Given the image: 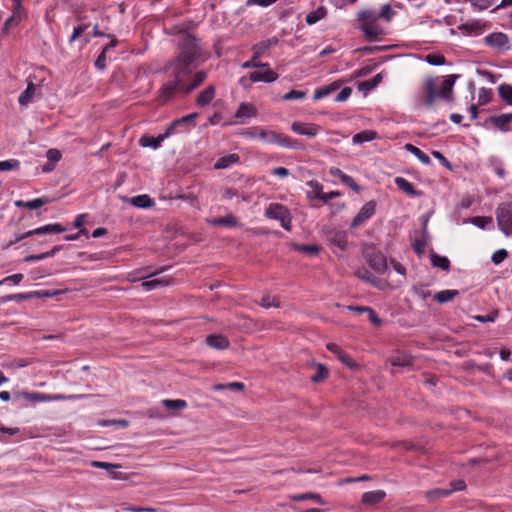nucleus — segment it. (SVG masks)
Wrapping results in <instances>:
<instances>
[{
	"mask_svg": "<svg viewBox=\"0 0 512 512\" xmlns=\"http://www.w3.org/2000/svg\"><path fill=\"white\" fill-rule=\"evenodd\" d=\"M171 134H172L171 131L169 130V128H167L165 133L160 134L156 138L148 137V136L141 137L139 140V143L143 147H150V148L156 149V148L160 147V145L164 141V139H166Z\"/></svg>",
	"mask_w": 512,
	"mask_h": 512,
	"instance_id": "15",
	"label": "nucleus"
},
{
	"mask_svg": "<svg viewBox=\"0 0 512 512\" xmlns=\"http://www.w3.org/2000/svg\"><path fill=\"white\" fill-rule=\"evenodd\" d=\"M339 85L337 83H332L330 85H327V86H323L319 89H317L315 92H314V96L313 98L315 100H320L326 96H328L331 92H333L334 90L338 89Z\"/></svg>",
	"mask_w": 512,
	"mask_h": 512,
	"instance_id": "37",
	"label": "nucleus"
},
{
	"mask_svg": "<svg viewBox=\"0 0 512 512\" xmlns=\"http://www.w3.org/2000/svg\"><path fill=\"white\" fill-rule=\"evenodd\" d=\"M472 6L479 10H485L493 4V0H468Z\"/></svg>",
	"mask_w": 512,
	"mask_h": 512,
	"instance_id": "56",
	"label": "nucleus"
},
{
	"mask_svg": "<svg viewBox=\"0 0 512 512\" xmlns=\"http://www.w3.org/2000/svg\"><path fill=\"white\" fill-rule=\"evenodd\" d=\"M330 241L334 246L338 247L341 251H344L348 245L346 235L343 232H336L332 236Z\"/></svg>",
	"mask_w": 512,
	"mask_h": 512,
	"instance_id": "36",
	"label": "nucleus"
},
{
	"mask_svg": "<svg viewBox=\"0 0 512 512\" xmlns=\"http://www.w3.org/2000/svg\"><path fill=\"white\" fill-rule=\"evenodd\" d=\"M215 97V88L212 85L207 86L203 91H201L196 99V104L198 106H206L208 105Z\"/></svg>",
	"mask_w": 512,
	"mask_h": 512,
	"instance_id": "18",
	"label": "nucleus"
},
{
	"mask_svg": "<svg viewBox=\"0 0 512 512\" xmlns=\"http://www.w3.org/2000/svg\"><path fill=\"white\" fill-rule=\"evenodd\" d=\"M360 22V28L366 38L376 40L384 34V30L379 25L378 12L372 9L362 10L357 15Z\"/></svg>",
	"mask_w": 512,
	"mask_h": 512,
	"instance_id": "4",
	"label": "nucleus"
},
{
	"mask_svg": "<svg viewBox=\"0 0 512 512\" xmlns=\"http://www.w3.org/2000/svg\"><path fill=\"white\" fill-rule=\"evenodd\" d=\"M260 305L264 308H270L278 307L279 303L276 301L274 297H271L270 295H264L260 300Z\"/></svg>",
	"mask_w": 512,
	"mask_h": 512,
	"instance_id": "53",
	"label": "nucleus"
},
{
	"mask_svg": "<svg viewBox=\"0 0 512 512\" xmlns=\"http://www.w3.org/2000/svg\"><path fill=\"white\" fill-rule=\"evenodd\" d=\"M508 256V252L505 249H499L495 251L492 255V261L495 264H500L502 261H504Z\"/></svg>",
	"mask_w": 512,
	"mask_h": 512,
	"instance_id": "54",
	"label": "nucleus"
},
{
	"mask_svg": "<svg viewBox=\"0 0 512 512\" xmlns=\"http://www.w3.org/2000/svg\"><path fill=\"white\" fill-rule=\"evenodd\" d=\"M395 184L397 187L403 191L404 193L410 195V196H419L421 193L419 191H416L413 188V185L405 178L403 177H396L395 178Z\"/></svg>",
	"mask_w": 512,
	"mask_h": 512,
	"instance_id": "22",
	"label": "nucleus"
},
{
	"mask_svg": "<svg viewBox=\"0 0 512 512\" xmlns=\"http://www.w3.org/2000/svg\"><path fill=\"white\" fill-rule=\"evenodd\" d=\"M413 290L416 296L422 300H426L431 296V291L426 285H417Z\"/></svg>",
	"mask_w": 512,
	"mask_h": 512,
	"instance_id": "49",
	"label": "nucleus"
},
{
	"mask_svg": "<svg viewBox=\"0 0 512 512\" xmlns=\"http://www.w3.org/2000/svg\"><path fill=\"white\" fill-rule=\"evenodd\" d=\"M277 43V40L276 39H270L268 41H263V42H260L258 44H256L254 47H253V50H254V58H260V56L266 51L268 50L272 45L276 44Z\"/></svg>",
	"mask_w": 512,
	"mask_h": 512,
	"instance_id": "35",
	"label": "nucleus"
},
{
	"mask_svg": "<svg viewBox=\"0 0 512 512\" xmlns=\"http://www.w3.org/2000/svg\"><path fill=\"white\" fill-rule=\"evenodd\" d=\"M258 58L252 57L251 60L246 61L242 64L243 68H260V67H267V63H260L257 61Z\"/></svg>",
	"mask_w": 512,
	"mask_h": 512,
	"instance_id": "59",
	"label": "nucleus"
},
{
	"mask_svg": "<svg viewBox=\"0 0 512 512\" xmlns=\"http://www.w3.org/2000/svg\"><path fill=\"white\" fill-rule=\"evenodd\" d=\"M291 130L299 135L312 138L318 135L321 127L315 123L295 121L291 125Z\"/></svg>",
	"mask_w": 512,
	"mask_h": 512,
	"instance_id": "11",
	"label": "nucleus"
},
{
	"mask_svg": "<svg viewBox=\"0 0 512 512\" xmlns=\"http://www.w3.org/2000/svg\"><path fill=\"white\" fill-rule=\"evenodd\" d=\"M243 136L259 139L265 143L277 144L289 149H302L303 146L298 140L292 139L274 130H267L260 126L250 127L241 133Z\"/></svg>",
	"mask_w": 512,
	"mask_h": 512,
	"instance_id": "3",
	"label": "nucleus"
},
{
	"mask_svg": "<svg viewBox=\"0 0 512 512\" xmlns=\"http://www.w3.org/2000/svg\"><path fill=\"white\" fill-rule=\"evenodd\" d=\"M46 203H48L47 198H35L33 200L26 201L25 207L29 209H38Z\"/></svg>",
	"mask_w": 512,
	"mask_h": 512,
	"instance_id": "52",
	"label": "nucleus"
},
{
	"mask_svg": "<svg viewBox=\"0 0 512 512\" xmlns=\"http://www.w3.org/2000/svg\"><path fill=\"white\" fill-rule=\"evenodd\" d=\"M295 501L313 500L319 504H323L322 498L317 493H303L292 497Z\"/></svg>",
	"mask_w": 512,
	"mask_h": 512,
	"instance_id": "45",
	"label": "nucleus"
},
{
	"mask_svg": "<svg viewBox=\"0 0 512 512\" xmlns=\"http://www.w3.org/2000/svg\"><path fill=\"white\" fill-rule=\"evenodd\" d=\"M500 98L509 106H512V86L509 84H501L498 87Z\"/></svg>",
	"mask_w": 512,
	"mask_h": 512,
	"instance_id": "32",
	"label": "nucleus"
},
{
	"mask_svg": "<svg viewBox=\"0 0 512 512\" xmlns=\"http://www.w3.org/2000/svg\"><path fill=\"white\" fill-rule=\"evenodd\" d=\"M365 313L367 314L368 319L372 324L379 326L382 323V320L376 315L372 308L369 307L365 309Z\"/></svg>",
	"mask_w": 512,
	"mask_h": 512,
	"instance_id": "58",
	"label": "nucleus"
},
{
	"mask_svg": "<svg viewBox=\"0 0 512 512\" xmlns=\"http://www.w3.org/2000/svg\"><path fill=\"white\" fill-rule=\"evenodd\" d=\"M271 173L281 178H285L290 175V171L285 167L274 168Z\"/></svg>",
	"mask_w": 512,
	"mask_h": 512,
	"instance_id": "64",
	"label": "nucleus"
},
{
	"mask_svg": "<svg viewBox=\"0 0 512 512\" xmlns=\"http://www.w3.org/2000/svg\"><path fill=\"white\" fill-rule=\"evenodd\" d=\"M395 12L393 11L392 7L389 4H385L382 6L379 15V19L382 18L385 21L389 22L393 18Z\"/></svg>",
	"mask_w": 512,
	"mask_h": 512,
	"instance_id": "50",
	"label": "nucleus"
},
{
	"mask_svg": "<svg viewBox=\"0 0 512 512\" xmlns=\"http://www.w3.org/2000/svg\"><path fill=\"white\" fill-rule=\"evenodd\" d=\"M265 216L269 219L278 220L285 230H291L290 211L282 204L270 203L265 209Z\"/></svg>",
	"mask_w": 512,
	"mask_h": 512,
	"instance_id": "5",
	"label": "nucleus"
},
{
	"mask_svg": "<svg viewBox=\"0 0 512 512\" xmlns=\"http://www.w3.org/2000/svg\"><path fill=\"white\" fill-rule=\"evenodd\" d=\"M64 231H66V228L63 227L59 223L47 224L42 227L30 230L23 234H15L14 240L9 241L5 245V248H8V247L12 246L13 244L20 242L21 240H23L27 237L33 236V235H41V234H48V233H62Z\"/></svg>",
	"mask_w": 512,
	"mask_h": 512,
	"instance_id": "8",
	"label": "nucleus"
},
{
	"mask_svg": "<svg viewBox=\"0 0 512 512\" xmlns=\"http://www.w3.org/2000/svg\"><path fill=\"white\" fill-rule=\"evenodd\" d=\"M162 404L169 410H183L187 407V402L183 399H165Z\"/></svg>",
	"mask_w": 512,
	"mask_h": 512,
	"instance_id": "34",
	"label": "nucleus"
},
{
	"mask_svg": "<svg viewBox=\"0 0 512 512\" xmlns=\"http://www.w3.org/2000/svg\"><path fill=\"white\" fill-rule=\"evenodd\" d=\"M452 493V490L435 488L426 492V497L429 501H437L441 498L447 497Z\"/></svg>",
	"mask_w": 512,
	"mask_h": 512,
	"instance_id": "29",
	"label": "nucleus"
},
{
	"mask_svg": "<svg viewBox=\"0 0 512 512\" xmlns=\"http://www.w3.org/2000/svg\"><path fill=\"white\" fill-rule=\"evenodd\" d=\"M34 94H35V85L32 82H30L27 85V88L25 89V91L22 92L19 96L20 105L25 106L28 103H30L34 97Z\"/></svg>",
	"mask_w": 512,
	"mask_h": 512,
	"instance_id": "30",
	"label": "nucleus"
},
{
	"mask_svg": "<svg viewBox=\"0 0 512 512\" xmlns=\"http://www.w3.org/2000/svg\"><path fill=\"white\" fill-rule=\"evenodd\" d=\"M327 377H328L327 368L322 364H317L316 365V373L313 376H311V380L314 383H320Z\"/></svg>",
	"mask_w": 512,
	"mask_h": 512,
	"instance_id": "42",
	"label": "nucleus"
},
{
	"mask_svg": "<svg viewBox=\"0 0 512 512\" xmlns=\"http://www.w3.org/2000/svg\"><path fill=\"white\" fill-rule=\"evenodd\" d=\"M471 223L478 228L484 229L492 223L491 217L476 216L471 219Z\"/></svg>",
	"mask_w": 512,
	"mask_h": 512,
	"instance_id": "47",
	"label": "nucleus"
},
{
	"mask_svg": "<svg viewBox=\"0 0 512 512\" xmlns=\"http://www.w3.org/2000/svg\"><path fill=\"white\" fill-rule=\"evenodd\" d=\"M207 222L212 226H236L237 219L232 215L228 214L225 217L215 218L211 220H207Z\"/></svg>",
	"mask_w": 512,
	"mask_h": 512,
	"instance_id": "27",
	"label": "nucleus"
},
{
	"mask_svg": "<svg viewBox=\"0 0 512 512\" xmlns=\"http://www.w3.org/2000/svg\"><path fill=\"white\" fill-rule=\"evenodd\" d=\"M309 187L306 194L309 199H322L323 196V186L317 180H310L306 183Z\"/></svg>",
	"mask_w": 512,
	"mask_h": 512,
	"instance_id": "21",
	"label": "nucleus"
},
{
	"mask_svg": "<svg viewBox=\"0 0 512 512\" xmlns=\"http://www.w3.org/2000/svg\"><path fill=\"white\" fill-rule=\"evenodd\" d=\"M11 1H12V13L25 18L26 13L22 7V0H11Z\"/></svg>",
	"mask_w": 512,
	"mask_h": 512,
	"instance_id": "55",
	"label": "nucleus"
},
{
	"mask_svg": "<svg viewBox=\"0 0 512 512\" xmlns=\"http://www.w3.org/2000/svg\"><path fill=\"white\" fill-rule=\"evenodd\" d=\"M128 202L137 208H149L153 206L154 202L150 196L143 194L137 195L128 199Z\"/></svg>",
	"mask_w": 512,
	"mask_h": 512,
	"instance_id": "23",
	"label": "nucleus"
},
{
	"mask_svg": "<svg viewBox=\"0 0 512 512\" xmlns=\"http://www.w3.org/2000/svg\"><path fill=\"white\" fill-rule=\"evenodd\" d=\"M405 149L412 153L421 163L425 165H429L431 163V160L427 154H425L422 150H420L418 147L408 143L405 145Z\"/></svg>",
	"mask_w": 512,
	"mask_h": 512,
	"instance_id": "28",
	"label": "nucleus"
},
{
	"mask_svg": "<svg viewBox=\"0 0 512 512\" xmlns=\"http://www.w3.org/2000/svg\"><path fill=\"white\" fill-rule=\"evenodd\" d=\"M20 162L17 159H9L0 161V172H7L11 170L19 169Z\"/></svg>",
	"mask_w": 512,
	"mask_h": 512,
	"instance_id": "43",
	"label": "nucleus"
},
{
	"mask_svg": "<svg viewBox=\"0 0 512 512\" xmlns=\"http://www.w3.org/2000/svg\"><path fill=\"white\" fill-rule=\"evenodd\" d=\"M487 123H490L501 132H507L509 130V124L512 123V113L490 116L487 119Z\"/></svg>",
	"mask_w": 512,
	"mask_h": 512,
	"instance_id": "13",
	"label": "nucleus"
},
{
	"mask_svg": "<svg viewBox=\"0 0 512 512\" xmlns=\"http://www.w3.org/2000/svg\"><path fill=\"white\" fill-rule=\"evenodd\" d=\"M179 46L180 53L178 56L165 66L169 79L160 89L159 97L163 101L172 99L176 94H188L207 77L205 71H198L193 75L192 82L188 83L192 70L200 58V48L197 40L190 34L182 36Z\"/></svg>",
	"mask_w": 512,
	"mask_h": 512,
	"instance_id": "1",
	"label": "nucleus"
},
{
	"mask_svg": "<svg viewBox=\"0 0 512 512\" xmlns=\"http://www.w3.org/2000/svg\"><path fill=\"white\" fill-rule=\"evenodd\" d=\"M306 96V92L299 90H291L283 95V100L291 101V100H299L303 99Z\"/></svg>",
	"mask_w": 512,
	"mask_h": 512,
	"instance_id": "51",
	"label": "nucleus"
},
{
	"mask_svg": "<svg viewBox=\"0 0 512 512\" xmlns=\"http://www.w3.org/2000/svg\"><path fill=\"white\" fill-rule=\"evenodd\" d=\"M21 396L31 402H50V401H64V400H80L85 398V395H64V394H45L38 392H23Z\"/></svg>",
	"mask_w": 512,
	"mask_h": 512,
	"instance_id": "7",
	"label": "nucleus"
},
{
	"mask_svg": "<svg viewBox=\"0 0 512 512\" xmlns=\"http://www.w3.org/2000/svg\"><path fill=\"white\" fill-rule=\"evenodd\" d=\"M484 42L487 46L497 51H505L510 48L509 39L507 35L502 32H494L487 35L484 38Z\"/></svg>",
	"mask_w": 512,
	"mask_h": 512,
	"instance_id": "9",
	"label": "nucleus"
},
{
	"mask_svg": "<svg viewBox=\"0 0 512 512\" xmlns=\"http://www.w3.org/2000/svg\"><path fill=\"white\" fill-rule=\"evenodd\" d=\"M457 76L447 75L441 85L437 86V79L427 78L423 85L422 103L427 108H432L437 98L449 99Z\"/></svg>",
	"mask_w": 512,
	"mask_h": 512,
	"instance_id": "2",
	"label": "nucleus"
},
{
	"mask_svg": "<svg viewBox=\"0 0 512 512\" xmlns=\"http://www.w3.org/2000/svg\"><path fill=\"white\" fill-rule=\"evenodd\" d=\"M385 496L386 493L383 490L365 492L362 495V502L367 505H373L381 502Z\"/></svg>",
	"mask_w": 512,
	"mask_h": 512,
	"instance_id": "20",
	"label": "nucleus"
},
{
	"mask_svg": "<svg viewBox=\"0 0 512 512\" xmlns=\"http://www.w3.org/2000/svg\"><path fill=\"white\" fill-rule=\"evenodd\" d=\"M496 219L499 229L506 236H512V203L500 204L496 209Z\"/></svg>",
	"mask_w": 512,
	"mask_h": 512,
	"instance_id": "6",
	"label": "nucleus"
},
{
	"mask_svg": "<svg viewBox=\"0 0 512 512\" xmlns=\"http://www.w3.org/2000/svg\"><path fill=\"white\" fill-rule=\"evenodd\" d=\"M23 19V17L12 13V15L4 22L2 33L7 34L11 27L17 26Z\"/></svg>",
	"mask_w": 512,
	"mask_h": 512,
	"instance_id": "41",
	"label": "nucleus"
},
{
	"mask_svg": "<svg viewBox=\"0 0 512 512\" xmlns=\"http://www.w3.org/2000/svg\"><path fill=\"white\" fill-rule=\"evenodd\" d=\"M263 71H254L249 74V79L252 82H265L271 83L278 79L277 73L270 69L269 64L267 67H261Z\"/></svg>",
	"mask_w": 512,
	"mask_h": 512,
	"instance_id": "12",
	"label": "nucleus"
},
{
	"mask_svg": "<svg viewBox=\"0 0 512 512\" xmlns=\"http://www.w3.org/2000/svg\"><path fill=\"white\" fill-rule=\"evenodd\" d=\"M87 25H79L74 28L72 35L70 36L69 42H74L77 38H79L82 33L87 29Z\"/></svg>",
	"mask_w": 512,
	"mask_h": 512,
	"instance_id": "60",
	"label": "nucleus"
},
{
	"mask_svg": "<svg viewBox=\"0 0 512 512\" xmlns=\"http://www.w3.org/2000/svg\"><path fill=\"white\" fill-rule=\"evenodd\" d=\"M206 343L209 347L214 349H226L229 346V340L219 334H211L206 337Z\"/></svg>",
	"mask_w": 512,
	"mask_h": 512,
	"instance_id": "17",
	"label": "nucleus"
},
{
	"mask_svg": "<svg viewBox=\"0 0 512 512\" xmlns=\"http://www.w3.org/2000/svg\"><path fill=\"white\" fill-rule=\"evenodd\" d=\"M341 181L345 185L349 186L352 190H354L356 192L360 191V187L358 186V184L355 182V180L351 176L346 175L345 177H343V179Z\"/></svg>",
	"mask_w": 512,
	"mask_h": 512,
	"instance_id": "61",
	"label": "nucleus"
},
{
	"mask_svg": "<svg viewBox=\"0 0 512 512\" xmlns=\"http://www.w3.org/2000/svg\"><path fill=\"white\" fill-rule=\"evenodd\" d=\"M352 94V89L350 87H344L335 97V101L343 102L346 101Z\"/></svg>",
	"mask_w": 512,
	"mask_h": 512,
	"instance_id": "57",
	"label": "nucleus"
},
{
	"mask_svg": "<svg viewBox=\"0 0 512 512\" xmlns=\"http://www.w3.org/2000/svg\"><path fill=\"white\" fill-rule=\"evenodd\" d=\"M431 263L434 267L440 268L442 270H448L450 266V261L445 256H440L436 253L431 254Z\"/></svg>",
	"mask_w": 512,
	"mask_h": 512,
	"instance_id": "33",
	"label": "nucleus"
},
{
	"mask_svg": "<svg viewBox=\"0 0 512 512\" xmlns=\"http://www.w3.org/2000/svg\"><path fill=\"white\" fill-rule=\"evenodd\" d=\"M450 486L451 488L449 490H452V492L462 491L466 488L465 482L461 479L451 482Z\"/></svg>",
	"mask_w": 512,
	"mask_h": 512,
	"instance_id": "63",
	"label": "nucleus"
},
{
	"mask_svg": "<svg viewBox=\"0 0 512 512\" xmlns=\"http://www.w3.org/2000/svg\"><path fill=\"white\" fill-rule=\"evenodd\" d=\"M257 116V109L249 103H241L235 114L238 119H248Z\"/></svg>",
	"mask_w": 512,
	"mask_h": 512,
	"instance_id": "19",
	"label": "nucleus"
},
{
	"mask_svg": "<svg viewBox=\"0 0 512 512\" xmlns=\"http://www.w3.org/2000/svg\"><path fill=\"white\" fill-rule=\"evenodd\" d=\"M92 466L96 467V468L106 469V470H112V469L119 467V465H117V464H112V463H108V462H100V461H93Z\"/></svg>",
	"mask_w": 512,
	"mask_h": 512,
	"instance_id": "62",
	"label": "nucleus"
},
{
	"mask_svg": "<svg viewBox=\"0 0 512 512\" xmlns=\"http://www.w3.org/2000/svg\"><path fill=\"white\" fill-rule=\"evenodd\" d=\"M383 77L381 74L375 75L373 78L363 81L359 84V89L369 91L377 87V85L382 81Z\"/></svg>",
	"mask_w": 512,
	"mask_h": 512,
	"instance_id": "38",
	"label": "nucleus"
},
{
	"mask_svg": "<svg viewBox=\"0 0 512 512\" xmlns=\"http://www.w3.org/2000/svg\"><path fill=\"white\" fill-rule=\"evenodd\" d=\"M425 60L432 66H440L445 64V57L440 54H428Z\"/></svg>",
	"mask_w": 512,
	"mask_h": 512,
	"instance_id": "48",
	"label": "nucleus"
},
{
	"mask_svg": "<svg viewBox=\"0 0 512 512\" xmlns=\"http://www.w3.org/2000/svg\"><path fill=\"white\" fill-rule=\"evenodd\" d=\"M240 162V156L237 153H231L224 156H221L214 164L215 169H227L232 165L238 164Z\"/></svg>",
	"mask_w": 512,
	"mask_h": 512,
	"instance_id": "16",
	"label": "nucleus"
},
{
	"mask_svg": "<svg viewBox=\"0 0 512 512\" xmlns=\"http://www.w3.org/2000/svg\"><path fill=\"white\" fill-rule=\"evenodd\" d=\"M198 116L197 113H191L189 115H186V116H183L181 118H177L175 119L170 125H169V130L171 131V133H175L176 131V128L178 125H181V124H184V123H188L192 120H194L196 117Z\"/></svg>",
	"mask_w": 512,
	"mask_h": 512,
	"instance_id": "40",
	"label": "nucleus"
},
{
	"mask_svg": "<svg viewBox=\"0 0 512 512\" xmlns=\"http://www.w3.org/2000/svg\"><path fill=\"white\" fill-rule=\"evenodd\" d=\"M492 97V90L489 88L482 87L479 89L478 102L480 105L487 104Z\"/></svg>",
	"mask_w": 512,
	"mask_h": 512,
	"instance_id": "46",
	"label": "nucleus"
},
{
	"mask_svg": "<svg viewBox=\"0 0 512 512\" xmlns=\"http://www.w3.org/2000/svg\"><path fill=\"white\" fill-rule=\"evenodd\" d=\"M377 138V133L373 130L361 131L352 137L353 144H363Z\"/></svg>",
	"mask_w": 512,
	"mask_h": 512,
	"instance_id": "25",
	"label": "nucleus"
},
{
	"mask_svg": "<svg viewBox=\"0 0 512 512\" xmlns=\"http://www.w3.org/2000/svg\"><path fill=\"white\" fill-rule=\"evenodd\" d=\"M459 294L458 290L447 289L437 292L434 295V300L439 304H444L452 301Z\"/></svg>",
	"mask_w": 512,
	"mask_h": 512,
	"instance_id": "24",
	"label": "nucleus"
},
{
	"mask_svg": "<svg viewBox=\"0 0 512 512\" xmlns=\"http://www.w3.org/2000/svg\"><path fill=\"white\" fill-rule=\"evenodd\" d=\"M293 249L302 253H307L310 255H316L320 248L317 245H299V244H293Z\"/></svg>",
	"mask_w": 512,
	"mask_h": 512,
	"instance_id": "44",
	"label": "nucleus"
},
{
	"mask_svg": "<svg viewBox=\"0 0 512 512\" xmlns=\"http://www.w3.org/2000/svg\"><path fill=\"white\" fill-rule=\"evenodd\" d=\"M326 347L330 352L337 356L339 361H341L350 369H355L357 367V364L352 360V358L346 352H344L337 344L328 343Z\"/></svg>",
	"mask_w": 512,
	"mask_h": 512,
	"instance_id": "14",
	"label": "nucleus"
},
{
	"mask_svg": "<svg viewBox=\"0 0 512 512\" xmlns=\"http://www.w3.org/2000/svg\"><path fill=\"white\" fill-rule=\"evenodd\" d=\"M168 284H169V282L165 279H153V280L143 281L141 286L145 291H151L160 286H167Z\"/></svg>",
	"mask_w": 512,
	"mask_h": 512,
	"instance_id": "39",
	"label": "nucleus"
},
{
	"mask_svg": "<svg viewBox=\"0 0 512 512\" xmlns=\"http://www.w3.org/2000/svg\"><path fill=\"white\" fill-rule=\"evenodd\" d=\"M326 9L324 7H319L314 11H311L306 16V23L308 25H313L317 23L319 20L323 19L326 16Z\"/></svg>",
	"mask_w": 512,
	"mask_h": 512,
	"instance_id": "31",
	"label": "nucleus"
},
{
	"mask_svg": "<svg viewBox=\"0 0 512 512\" xmlns=\"http://www.w3.org/2000/svg\"><path fill=\"white\" fill-rule=\"evenodd\" d=\"M375 210H376V205L373 201H369V202L365 203L362 206V208L359 210L357 215L354 217V219L351 223V228L355 229V228L359 227L360 225H362L365 221H367L374 215Z\"/></svg>",
	"mask_w": 512,
	"mask_h": 512,
	"instance_id": "10",
	"label": "nucleus"
},
{
	"mask_svg": "<svg viewBox=\"0 0 512 512\" xmlns=\"http://www.w3.org/2000/svg\"><path fill=\"white\" fill-rule=\"evenodd\" d=\"M61 152L58 150V149H49L47 152H46V157L48 159L49 162H51L52 164H46L44 167H43V171L44 172H50L54 169V164L57 163L58 161H60L61 159Z\"/></svg>",
	"mask_w": 512,
	"mask_h": 512,
	"instance_id": "26",
	"label": "nucleus"
}]
</instances>
